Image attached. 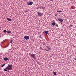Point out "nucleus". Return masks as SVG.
<instances>
[{"label": "nucleus", "instance_id": "11", "mask_svg": "<svg viewBox=\"0 0 76 76\" xmlns=\"http://www.w3.org/2000/svg\"><path fill=\"white\" fill-rule=\"evenodd\" d=\"M48 50H51V48L49 47H48Z\"/></svg>", "mask_w": 76, "mask_h": 76}, {"label": "nucleus", "instance_id": "23", "mask_svg": "<svg viewBox=\"0 0 76 76\" xmlns=\"http://www.w3.org/2000/svg\"><path fill=\"white\" fill-rule=\"evenodd\" d=\"M8 46L7 45V46H6V47H5V48H6V47H8Z\"/></svg>", "mask_w": 76, "mask_h": 76}, {"label": "nucleus", "instance_id": "18", "mask_svg": "<svg viewBox=\"0 0 76 76\" xmlns=\"http://www.w3.org/2000/svg\"><path fill=\"white\" fill-rule=\"evenodd\" d=\"M12 42H13V40H11L10 42V43H11V44H12Z\"/></svg>", "mask_w": 76, "mask_h": 76}, {"label": "nucleus", "instance_id": "22", "mask_svg": "<svg viewBox=\"0 0 76 76\" xmlns=\"http://www.w3.org/2000/svg\"><path fill=\"white\" fill-rule=\"evenodd\" d=\"M45 51H48V50L47 49H45Z\"/></svg>", "mask_w": 76, "mask_h": 76}, {"label": "nucleus", "instance_id": "13", "mask_svg": "<svg viewBox=\"0 0 76 76\" xmlns=\"http://www.w3.org/2000/svg\"><path fill=\"white\" fill-rule=\"evenodd\" d=\"M57 12H58V13L59 12V13H60V12H62V11H61V10H59V11L57 10Z\"/></svg>", "mask_w": 76, "mask_h": 76}, {"label": "nucleus", "instance_id": "27", "mask_svg": "<svg viewBox=\"0 0 76 76\" xmlns=\"http://www.w3.org/2000/svg\"><path fill=\"white\" fill-rule=\"evenodd\" d=\"M75 60H76V58H75Z\"/></svg>", "mask_w": 76, "mask_h": 76}, {"label": "nucleus", "instance_id": "14", "mask_svg": "<svg viewBox=\"0 0 76 76\" xmlns=\"http://www.w3.org/2000/svg\"><path fill=\"white\" fill-rule=\"evenodd\" d=\"M53 74L55 76H56L57 75V74H56V73L55 72H53Z\"/></svg>", "mask_w": 76, "mask_h": 76}, {"label": "nucleus", "instance_id": "3", "mask_svg": "<svg viewBox=\"0 0 76 76\" xmlns=\"http://www.w3.org/2000/svg\"><path fill=\"white\" fill-rule=\"evenodd\" d=\"M25 39H26V40H28L29 39V37L28 36H26L24 37Z\"/></svg>", "mask_w": 76, "mask_h": 76}, {"label": "nucleus", "instance_id": "28", "mask_svg": "<svg viewBox=\"0 0 76 76\" xmlns=\"http://www.w3.org/2000/svg\"><path fill=\"white\" fill-rule=\"evenodd\" d=\"M7 72H9V71H8Z\"/></svg>", "mask_w": 76, "mask_h": 76}, {"label": "nucleus", "instance_id": "15", "mask_svg": "<svg viewBox=\"0 0 76 76\" xmlns=\"http://www.w3.org/2000/svg\"><path fill=\"white\" fill-rule=\"evenodd\" d=\"M5 65V64H2V65H1V67H3V66H4V65Z\"/></svg>", "mask_w": 76, "mask_h": 76}, {"label": "nucleus", "instance_id": "1", "mask_svg": "<svg viewBox=\"0 0 76 76\" xmlns=\"http://www.w3.org/2000/svg\"><path fill=\"white\" fill-rule=\"evenodd\" d=\"M6 69L8 70H12V65L10 64L8 65L7 67L6 68Z\"/></svg>", "mask_w": 76, "mask_h": 76}, {"label": "nucleus", "instance_id": "10", "mask_svg": "<svg viewBox=\"0 0 76 76\" xmlns=\"http://www.w3.org/2000/svg\"><path fill=\"white\" fill-rule=\"evenodd\" d=\"M7 20H8V21H10V22H11L12 21V20H11V19H10V18H7Z\"/></svg>", "mask_w": 76, "mask_h": 76}, {"label": "nucleus", "instance_id": "17", "mask_svg": "<svg viewBox=\"0 0 76 76\" xmlns=\"http://www.w3.org/2000/svg\"><path fill=\"white\" fill-rule=\"evenodd\" d=\"M3 31H4V33H6V32H7V31L6 30H4Z\"/></svg>", "mask_w": 76, "mask_h": 76}, {"label": "nucleus", "instance_id": "21", "mask_svg": "<svg viewBox=\"0 0 76 76\" xmlns=\"http://www.w3.org/2000/svg\"><path fill=\"white\" fill-rule=\"evenodd\" d=\"M42 6H40V7H39V9H42Z\"/></svg>", "mask_w": 76, "mask_h": 76}, {"label": "nucleus", "instance_id": "8", "mask_svg": "<svg viewBox=\"0 0 76 76\" xmlns=\"http://www.w3.org/2000/svg\"><path fill=\"white\" fill-rule=\"evenodd\" d=\"M43 33H45L46 34H48V31H45L43 32Z\"/></svg>", "mask_w": 76, "mask_h": 76}, {"label": "nucleus", "instance_id": "12", "mask_svg": "<svg viewBox=\"0 0 76 76\" xmlns=\"http://www.w3.org/2000/svg\"><path fill=\"white\" fill-rule=\"evenodd\" d=\"M56 25V23L55 22H53L52 23V25L53 26H54V25Z\"/></svg>", "mask_w": 76, "mask_h": 76}, {"label": "nucleus", "instance_id": "2", "mask_svg": "<svg viewBox=\"0 0 76 76\" xmlns=\"http://www.w3.org/2000/svg\"><path fill=\"white\" fill-rule=\"evenodd\" d=\"M29 55L30 57H32V58H34L35 57V54H31V53H29Z\"/></svg>", "mask_w": 76, "mask_h": 76}, {"label": "nucleus", "instance_id": "4", "mask_svg": "<svg viewBox=\"0 0 76 76\" xmlns=\"http://www.w3.org/2000/svg\"><path fill=\"white\" fill-rule=\"evenodd\" d=\"M33 4V2L32 1H29V2H27V4L29 6H31Z\"/></svg>", "mask_w": 76, "mask_h": 76}, {"label": "nucleus", "instance_id": "7", "mask_svg": "<svg viewBox=\"0 0 76 76\" xmlns=\"http://www.w3.org/2000/svg\"><path fill=\"white\" fill-rule=\"evenodd\" d=\"M4 61H7V60H9V58L7 57H5L4 58Z\"/></svg>", "mask_w": 76, "mask_h": 76}, {"label": "nucleus", "instance_id": "6", "mask_svg": "<svg viewBox=\"0 0 76 76\" xmlns=\"http://www.w3.org/2000/svg\"><path fill=\"white\" fill-rule=\"evenodd\" d=\"M37 15L38 16H42V14L41 12H37Z\"/></svg>", "mask_w": 76, "mask_h": 76}, {"label": "nucleus", "instance_id": "5", "mask_svg": "<svg viewBox=\"0 0 76 76\" xmlns=\"http://www.w3.org/2000/svg\"><path fill=\"white\" fill-rule=\"evenodd\" d=\"M58 19L59 22H63V20L61 18H58Z\"/></svg>", "mask_w": 76, "mask_h": 76}, {"label": "nucleus", "instance_id": "9", "mask_svg": "<svg viewBox=\"0 0 76 76\" xmlns=\"http://www.w3.org/2000/svg\"><path fill=\"white\" fill-rule=\"evenodd\" d=\"M7 34H11V31L10 30H7Z\"/></svg>", "mask_w": 76, "mask_h": 76}, {"label": "nucleus", "instance_id": "26", "mask_svg": "<svg viewBox=\"0 0 76 76\" xmlns=\"http://www.w3.org/2000/svg\"><path fill=\"white\" fill-rule=\"evenodd\" d=\"M1 45V46H2V45Z\"/></svg>", "mask_w": 76, "mask_h": 76}, {"label": "nucleus", "instance_id": "19", "mask_svg": "<svg viewBox=\"0 0 76 76\" xmlns=\"http://www.w3.org/2000/svg\"><path fill=\"white\" fill-rule=\"evenodd\" d=\"M56 26H57V27H58V24H56Z\"/></svg>", "mask_w": 76, "mask_h": 76}, {"label": "nucleus", "instance_id": "20", "mask_svg": "<svg viewBox=\"0 0 76 76\" xmlns=\"http://www.w3.org/2000/svg\"><path fill=\"white\" fill-rule=\"evenodd\" d=\"M4 71H5V72H7V70L6 69H4Z\"/></svg>", "mask_w": 76, "mask_h": 76}, {"label": "nucleus", "instance_id": "29", "mask_svg": "<svg viewBox=\"0 0 76 76\" xmlns=\"http://www.w3.org/2000/svg\"><path fill=\"white\" fill-rule=\"evenodd\" d=\"M26 12H27V11H26Z\"/></svg>", "mask_w": 76, "mask_h": 76}, {"label": "nucleus", "instance_id": "16", "mask_svg": "<svg viewBox=\"0 0 76 76\" xmlns=\"http://www.w3.org/2000/svg\"><path fill=\"white\" fill-rule=\"evenodd\" d=\"M42 9H45V7H43L42 6Z\"/></svg>", "mask_w": 76, "mask_h": 76}, {"label": "nucleus", "instance_id": "24", "mask_svg": "<svg viewBox=\"0 0 76 76\" xmlns=\"http://www.w3.org/2000/svg\"><path fill=\"white\" fill-rule=\"evenodd\" d=\"M61 24L62 25H63V23H61Z\"/></svg>", "mask_w": 76, "mask_h": 76}, {"label": "nucleus", "instance_id": "25", "mask_svg": "<svg viewBox=\"0 0 76 76\" xmlns=\"http://www.w3.org/2000/svg\"><path fill=\"white\" fill-rule=\"evenodd\" d=\"M50 0V1H53V0Z\"/></svg>", "mask_w": 76, "mask_h": 76}]
</instances>
